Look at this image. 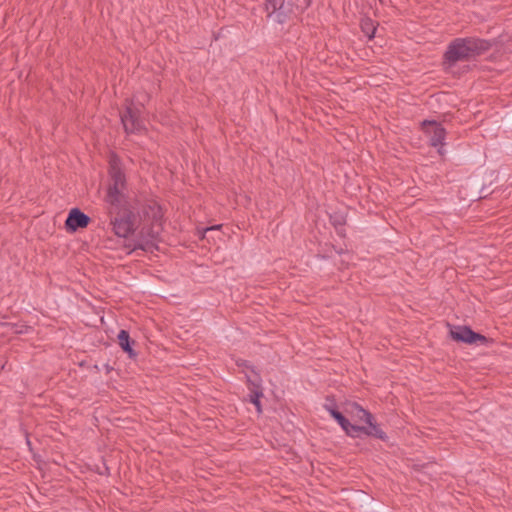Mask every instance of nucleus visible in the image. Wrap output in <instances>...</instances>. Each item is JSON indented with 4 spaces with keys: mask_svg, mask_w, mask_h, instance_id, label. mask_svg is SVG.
<instances>
[{
    "mask_svg": "<svg viewBox=\"0 0 512 512\" xmlns=\"http://www.w3.org/2000/svg\"><path fill=\"white\" fill-rule=\"evenodd\" d=\"M489 43L476 38L456 39L448 47L445 60L449 64L469 60L488 50Z\"/></svg>",
    "mask_w": 512,
    "mask_h": 512,
    "instance_id": "f257e3e1",
    "label": "nucleus"
},
{
    "mask_svg": "<svg viewBox=\"0 0 512 512\" xmlns=\"http://www.w3.org/2000/svg\"><path fill=\"white\" fill-rule=\"evenodd\" d=\"M110 183L109 186L115 187L116 189H120L124 191L126 180L125 175L123 174L121 167H120V161L118 157L113 155L110 159Z\"/></svg>",
    "mask_w": 512,
    "mask_h": 512,
    "instance_id": "1a4fd4ad",
    "label": "nucleus"
},
{
    "mask_svg": "<svg viewBox=\"0 0 512 512\" xmlns=\"http://www.w3.org/2000/svg\"><path fill=\"white\" fill-rule=\"evenodd\" d=\"M162 231L160 223H154L150 229L141 231V237L143 240L139 242L135 248H140L142 250L148 251L152 250V248L156 247L155 242L159 239L160 233Z\"/></svg>",
    "mask_w": 512,
    "mask_h": 512,
    "instance_id": "6e6552de",
    "label": "nucleus"
},
{
    "mask_svg": "<svg viewBox=\"0 0 512 512\" xmlns=\"http://www.w3.org/2000/svg\"><path fill=\"white\" fill-rule=\"evenodd\" d=\"M105 199L111 206L119 207L124 202L123 191L116 189L115 187L108 186Z\"/></svg>",
    "mask_w": 512,
    "mask_h": 512,
    "instance_id": "ddd939ff",
    "label": "nucleus"
},
{
    "mask_svg": "<svg viewBox=\"0 0 512 512\" xmlns=\"http://www.w3.org/2000/svg\"><path fill=\"white\" fill-rule=\"evenodd\" d=\"M324 408L329 412V409L336 408V404L333 399L327 398Z\"/></svg>",
    "mask_w": 512,
    "mask_h": 512,
    "instance_id": "f3484780",
    "label": "nucleus"
},
{
    "mask_svg": "<svg viewBox=\"0 0 512 512\" xmlns=\"http://www.w3.org/2000/svg\"><path fill=\"white\" fill-rule=\"evenodd\" d=\"M15 332H16V333H22V332H23V330H16Z\"/></svg>",
    "mask_w": 512,
    "mask_h": 512,
    "instance_id": "aec40b11",
    "label": "nucleus"
},
{
    "mask_svg": "<svg viewBox=\"0 0 512 512\" xmlns=\"http://www.w3.org/2000/svg\"><path fill=\"white\" fill-rule=\"evenodd\" d=\"M422 128L430 137L432 146L437 147L438 145H443L446 131L440 124L435 121L425 120L422 122Z\"/></svg>",
    "mask_w": 512,
    "mask_h": 512,
    "instance_id": "0eeeda50",
    "label": "nucleus"
},
{
    "mask_svg": "<svg viewBox=\"0 0 512 512\" xmlns=\"http://www.w3.org/2000/svg\"><path fill=\"white\" fill-rule=\"evenodd\" d=\"M118 343L120 347L128 353L130 358L136 357V352L131 347V340L129 333L126 330H121L118 334Z\"/></svg>",
    "mask_w": 512,
    "mask_h": 512,
    "instance_id": "4468645a",
    "label": "nucleus"
},
{
    "mask_svg": "<svg viewBox=\"0 0 512 512\" xmlns=\"http://www.w3.org/2000/svg\"><path fill=\"white\" fill-rule=\"evenodd\" d=\"M450 336L457 342H463L467 344L484 345L491 342V340H489L487 337L472 331L467 326H452L450 329Z\"/></svg>",
    "mask_w": 512,
    "mask_h": 512,
    "instance_id": "7ed1b4c3",
    "label": "nucleus"
},
{
    "mask_svg": "<svg viewBox=\"0 0 512 512\" xmlns=\"http://www.w3.org/2000/svg\"><path fill=\"white\" fill-rule=\"evenodd\" d=\"M89 223L90 217L78 208L71 209L65 221L66 228L71 231H76L79 228H85Z\"/></svg>",
    "mask_w": 512,
    "mask_h": 512,
    "instance_id": "9d476101",
    "label": "nucleus"
},
{
    "mask_svg": "<svg viewBox=\"0 0 512 512\" xmlns=\"http://www.w3.org/2000/svg\"><path fill=\"white\" fill-rule=\"evenodd\" d=\"M218 228H219V226L217 225V226L209 227L205 231L208 232V231H211V230H214V229H218Z\"/></svg>",
    "mask_w": 512,
    "mask_h": 512,
    "instance_id": "a211bd4d",
    "label": "nucleus"
},
{
    "mask_svg": "<svg viewBox=\"0 0 512 512\" xmlns=\"http://www.w3.org/2000/svg\"><path fill=\"white\" fill-rule=\"evenodd\" d=\"M247 381L249 383V389L251 392L249 395L250 402L255 405L257 412L261 413L262 409L260 404V398L263 396L261 379L257 374H255L254 376L248 375Z\"/></svg>",
    "mask_w": 512,
    "mask_h": 512,
    "instance_id": "9b49d317",
    "label": "nucleus"
},
{
    "mask_svg": "<svg viewBox=\"0 0 512 512\" xmlns=\"http://www.w3.org/2000/svg\"><path fill=\"white\" fill-rule=\"evenodd\" d=\"M275 11L270 12L268 17L274 22L284 23L293 13V4L290 0H281L279 7Z\"/></svg>",
    "mask_w": 512,
    "mask_h": 512,
    "instance_id": "f8f14e48",
    "label": "nucleus"
},
{
    "mask_svg": "<svg viewBox=\"0 0 512 512\" xmlns=\"http://www.w3.org/2000/svg\"><path fill=\"white\" fill-rule=\"evenodd\" d=\"M343 411L355 422H365L368 426H364L366 431L369 429L373 430L374 427L376 429H381L375 422L373 415L361 407L356 402H347L343 407Z\"/></svg>",
    "mask_w": 512,
    "mask_h": 512,
    "instance_id": "20e7f679",
    "label": "nucleus"
},
{
    "mask_svg": "<svg viewBox=\"0 0 512 512\" xmlns=\"http://www.w3.org/2000/svg\"><path fill=\"white\" fill-rule=\"evenodd\" d=\"M439 154H443L442 147L438 149Z\"/></svg>",
    "mask_w": 512,
    "mask_h": 512,
    "instance_id": "6ab92c4d",
    "label": "nucleus"
},
{
    "mask_svg": "<svg viewBox=\"0 0 512 512\" xmlns=\"http://www.w3.org/2000/svg\"><path fill=\"white\" fill-rule=\"evenodd\" d=\"M361 29L369 39H372L375 36L377 28L373 20L370 18H364L361 21Z\"/></svg>",
    "mask_w": 512,
    "mask_h": 512,
    "instance_id": "2eb2a0df",
    "label": "nucleus"
},
{
    "mask_svg": "<svg viewBox=\"0 0 512 512\" xmlns=\"http://www.w3.org/2000/svg\"><path fill=\"white\" fill-rule=\"evenodd\" d=\"M329 414L338 422L341 428L350 437H358L360 433H363L367 436H372L383 441L387 440V435L382 429H376L374 427L373 430L369 429V431H366L364 426L351 424L350 421L337 410V408L329 409Z\"/></svg>",
    "mask_w": 512,
    "mask_h": 512,
    "instance_id": "f03ea898",
    "label": "nucleus"
},
{
    "mask_svg": "<svg viewBox=\"0 0 512 512\" xmlns=\"http://www.w3.org/2000/svg\"><path fill=\"white\" fill-rule=\"evenodd\" d=\"M121 121L127 133H139L144 129L143 120L140 118V110L128 103L125 112L121 114Z\"/></svg>",
    "mask_w": 512,
    "mask_h": 512,
    "instance_id": "39448f33",
    "label": "nucleus"
},
{
    "mask_svg": "<svg viewBox=\"0 0 512 512\" xmlns=\"http://www.w3.org/2000/svg\"><path fill=\"white\" fill-rule=\"evenodd\" d=\"M136 217L132 212L124 213L122 217H115L111 220L113 231L119 237H127L135 229Z\"/></svg>",
    "mask_w": 512,
    "mask_h": 512,
    "instance_id": "423d86ee",
    "label": "nucleus"
},
{
    "mask_svg": "<svg viewBox=\"0 0 512 512\" xmlns=\"http://www.w3.org/2000/svg\"><path fill=\"white\" fill-rule=\"evenodd\" d=\"M280 3L281 0H267L265 4V9L268 12V14L270 12L275 11V9H277L276 7H279Z\"/></svg>",
    "mask_w": 512,
    "mask_h": 512,
    "instance_id": "dca6fc26",
    "label": "nucleus"
}]
</instances>
